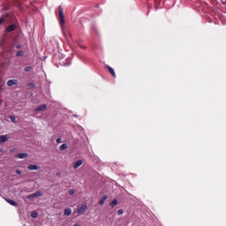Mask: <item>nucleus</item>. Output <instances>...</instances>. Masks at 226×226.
Masks as SVG:
<instances>
[{"instance_id":"20","label":"nucleus","mask_w":226,"mask_h":226,"mask_svg":"<svg viewBox=\"0 0 226 226\" xmlns=\"http://www.w3.org/2000/svg\"><path fill=\"white\" fill-rule=\"evenodd\" d=\"M25 72H31V70H33V67H31V66H26V67H25Z\"/></svg>"},{"instance_id":"15","label":"nucleus","mask_w":226,"mask_h":226,"mask_svg":"<svg viewBox=\"0 0 226 226\" xmlns=\"http://www.w3.org/2000/svg\"><path fill=\"white\" fill-rule=\"evenodd\" d=\"M117 199H114L110 203L109 206H111V207H116V206L117 205Z\"/></svg>"},{"instance_id":"27","label":"nucleus","mask_w":226,"mask_h":226,"mask_svg":"<svg viewBox=\"0 0 226 226\" xmlns=\"http://www.w3.org/2000/svg\"><path fill=\"white\" fill-rule=\"evenodd\" d=\"M0 91H3V87H0Z\"/></svg>"},{"instance_id":"13","label":"nucleus","mask_w":226,"mask_h":226,"mask_svg":"<svg viewBox=\"0 0 226 226\" xmlns=\"http://www.w3.org/2000/svg\"><path fill=\"white\" fill-rule=\"evenodd\" d=\"M64 216H70V215H72V208H66L64 211Z\"/></svg>"},{"instance_id":"17","label":"nucleus","mask_w":226,"mask_h":226,"mask_svg":"<svg viewBox=\"0 0 226 226\" xmlns=\"http://www.w3.org/2000/svg\"><path fill=\"white\" fill-rule=\"evenodd\" d=\"M32 218H38V212H33L31 214Z\"/></svg>"},{"instance_id":"21","label":"nucleus","mask_w":226,"mask_h":226,"mask_svg":"<svg viewBox=\"0 0 226 226\" xmlns=\"http://www.w3.org/2000/svg\"><path fill=\"white\" fill-rule=\"evenodd\" d=\"M75 193V190L74 189H71L69 191V195H73Z\"/></svg>"},{"instance_id":"14","label":"nucleus","mask_w":226,"mask_h":226,"mask_svg":"<svg viewBox=\"0 0 226 226\" xmlns=\"http://www.w3.org/2000/svg\"><path fill=\"white\" fill-rule=\"evenodd\" d=\"M60 151H64V149H68V144L64 143L59 147Z\"/></svg>"},{"instance_id":"8","label":"nucleus","mask_w":226,"mask_h":226,"mask_svg":"<svg viewBox=\"0 0 226 226\" xmlns=\"http://www.w3.org/2000/svg\"><path fill=\"white\" fill-rule=\"evenodd\" d=\"M8 140V135L0 136V144H4Z\"/></svg>"},{"instance_id":"2","label":"nucleus","mask_w":226,"mask_h":226,"mask_svg":"<svg viewBox=\"0 0 226 226\" xmlns=\"http://www.w3.org/2000/svg\"><path fill=\"white\" fill-rule=\"evenodd\" d=\"M41 196H43V192L37 191L34 193L28 195L26 199H34L35 197H41Z\"/></svg>"},{"instance_id":"19","label":"nucleus","mask_w":226,"mask_h":226,"mask_svg":"<svg viewBox=\"0 0 226 226\" xmlns=\"http://www.w3.org/2000/svg\"><path fill=\"white\" fill-rule=\"evenodd\" d=\"M16 56H18V57H20V56H24V51L20 50L19 51Z\"/></svg>"},{"instance_id":"4","label":"nucleus","mask_w":226,"mask_h":226,"mask_svg":"<svg viewBox=\"0 0 226 226\" xmlns=\"http://www.w3.org/2000/svg\"><path fill=\"white\" fill-rule=\"evenodd\" d=\"M18 84H19V80H17V79H9L7 81V86L9 87H11V86H17Z\"/></svg>"},{"instance_id":"26","label":"nucleus","mask_w":226,"mask_h":226,"mask_svg":"<svg viewBox=\"0 0 226 226\" xmlns=\"http://www.w3.org/2000/svg\"><path fill=\"white\" fill-rule=\"evenodd\" d=\"M3 22H4V19H0V26H1V24H3Z\"/></svg>"},{"instance_id":"1","label":"nucleus","mask_w":226,"mask_h":226,"mask_svg":"<svg viewBox=\"0 0 226 226\" xmlns=\"http://www.w3.org/2000/svg\"><path fill=\"white\" fill-rule=\"evenodd\" d=\"M58 11L60 17V25L64 26V11L61 5L58 7Z\"/></svg>"},{"instance_id":"6","label":"nucleus","mask_w":226,"mask_h":226,"mask_svg":"<svg viewBox=\"0 0 226 226\" xmlns=\"http://www.w3.org/2000/svg\"><path fill=\"white\" fill-rule=\"evenodd\" d=\"M29 154L27 153H19L16 154V158H19L20 160H23V158H27Z\"/></svg>"},{"instance_id":"22","label":"nucleus","mask_w":226,"mask_h":226,"mask_svg":"<svg viewBox=\"0 0 226 226\" xmlns=\"http://www.w3.org/2000/svg\"><path fill=\"white\" fill-rule=\"evenodd\" d=\"M123 213H124V211H123V209H120V210L117 211L118 215H123Z\"/></svg>"},{"instance_id":"24","label":"nucleus","mask_w":226,"mask_h":226,"mask_svg":"<svg viewBox=\"0 0 226 226\" xmlns=\"http://www.w3.org/2000/svg\"><path fill=\"white\" fill-rule=\"evenodd\" d=\"M16 174H18L19 176H20V174H22V171H20V170H16Z\"/></svg>"},{"instance_id":"9","label":"nucleus","mask_w":226,"mask_h":226,"mask_svg":"<svg viewBox=\"0 0 226 226\" xmlns=\"http://www.w3.org/2000/svg\"><path fill=\"white\" fill-rule=\"evenodd\" d=\"M15 29H17V26L15 25H11L6 28V31L8 33H11V31H15Z\"/></svg>"},{"instance_id":"12","label":"nucleus","mask_w":226,"mask_h":226,"mask_svg":"<svg viewBox=\"0 0 226 226\" xmlns=\"http://www.w3.org/2000/svg\"><path fill=\"white\" fill-rule=\"evenodd\" d=\"M82 165V160H78L74 164H73V169H79Z\"/></svg>"},{"instance_id":"18","label":"nucleus","mask_w":226,"mask_h":226,"mask_svg":"<svg viewBox=\"0 0 226 226\" xmlns=\"http://www.w3.org/2000/svg\"><path fill=\"white\" fill-rule=\"evenodd\" d=\"M10 119L11 121H12V123H17V118L15 117V116H11Z\"/></svg>"},{"instance_id":"10","label":"nucleus","mask_w":226,"mask_h":226,"mask_svg":"<svg viewBox=\"0 0 226 226\" xmlns=\"http://www.w3.org/2000/svg\"><path fill=\"white\" fill-rule=\"evenodd\" d=\"M6 202H8V204H11V206H14V207H17V206H19V204H17V202H15L13 200H8L5 199Z\"/></svg>"},{"instance_id":"23","label":"nucleus","mask_w":226,"mask_h":226,"mask_svg":"<svg viewBox=\"0 0 226 226\" xmlns=\"http://www.w3.org/2000/svg\"><path fill=\"white\" fill-rule=\"evenodd\" d=\"M35 87L34 83H29L28 84V87Z\"/></svg>"},{"instance_id":"25","label":"nucleus","mask_w":226,"mask_h":226,"mask_svg":"<svg viewBox=\"0 0 226 226\" xmlns=\"http://www.w3.org/2000/svg\"><path fill=\"white\" fill-rule=\"evenodd\" d=\"M56 143H57V144H61V139H59V138L56 139Z\"/></svg>"},{"instance_id":"28","label":"nucleus","mask_w":226,"mask_h":226,"mask_svg":"<svg viewBox=\"0 0 226 226\" xmlns=\"http://www.w3.org/2000/svg\"><path fill=\"white\" fill-rule=\"evenodd\" d=\"M17 49H20V46H19V45H18V46H17Z\"/></svg>"},{"instance_id":"5","label":"nucleus","mask_w":226,"mask_h":226,"mask_svg":"<svg viewBox=\"0 0 226 226\" xmlns=\"http://www.w3.org/2000/svg\"><path fill=\"white\" fill-rule=\"evenodd\" d=\"M46 109H47V105L46 104H41L37 109H35L34 110V112H41V110H45Z\"/></svg>"},{"instance_id":"11","label":"nucleus","mask_w":226,"mask_h":226,"mask_svg":"<svg viewBox=\"0 0 226 226\" xmlns=\"http://www.w3.org/2000/svg\"><path fill=\"white\" fill-rule=\"evenodd\" d=\"M107 199H109V196L104 195V196L101 199V200L99 201V205H100V206H103V204H105V200H107Z\"/></svg>"},{"instance_id":"3","label":"nucleus","mask_w":226,"mask_h":226,"mask_svg":"<svg viewBox=\"0 0 226 226\" xmlns=\"http://www.w3.org/2000/svg\"><path fill=\"white\" fill-rule=\"evenodd\" d=\"M87 209V204H83L79 208H78L77 213L78 215H84Z\"/></svg>"},{"instance_id":"16","label":"nucleus","mask_w":226,"mask_h":226,"mask_svg":"<svg viewBox=\"0 0 226 226\" xmlns=\"http://www.w3.org/2000/svg\"><path fill=\"white\" fill-rule=\"evenodd\" d=\"M108 72H109V73L112 75V77H116V72H114V69H112V67L109 66Z\"/></svg>"},{"instance_id":"7","label":"nucleus","mask_w":226,"mask_h":226,"mask_svg":"<svg viewBox=\"0 0 226 226\" xmlns=\"http://www.w3.org/2000/svg\"><path fill=\"white\" fill-rule=\"evenodd\" d=\"M38 169H40V167L36 164H30L27 166L28 170H38Z\"/></svg>"}]
</instances>
